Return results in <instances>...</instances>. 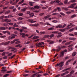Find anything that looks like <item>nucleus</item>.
<instances>
[{"label": "nucleus", "instance_id": "f257e3e1", "mask_svg": "<svg viewBox=\"0 0 77 77\" xmlns=\"http://www.w3.org/2000/svg\"><path fill=\"white\" fill-rule=\"evenodd\" d=\"M67 52V50H64V51H63L61 52V54L60 55V57H62V56H64V52Z\"/></svg>", "mask_w": 77, "mask_h": 77}, {"label": "nucleus", "instance_id": "f03ea898", "mask_svg": "<svg viewBox=\"0 0 77 77\" xmlns=\"http://www.w3.org/2000/svg\"><path fill=\"white\" fill-rule=\"evenodd\" d=\"M72 46H73V45H70L68 46V47H70V48H68V50L69 51H71L72 50H73V48L72 47Z\"/></svg>", "mask_w": 77, "mask_h": 77}, {"label": "nucleus", "instance_id": "7ed1b4c3", "mask_svg": "<svg viewBox=\"0 0 77 77\" xmlns=\"http://www.w3.org/2000/svg\"><path fill=\"white\" fill-rule=\"evenodd\" d=\"M60 68H61L62 67L63 65H64V62L61 61L60 63Z\"/></svg>", "mask_w": 77, "mask_h": 77}, {"label": "nucleus", "instance_id": "20e7f679", "mask_svg": "<svg viewBox=\"0 0 77 77\" xmlns=\"http://www.w3.org/2000/svg\"><path fill=\"white\" fill-rule=\"evenodd\" d=\"M52 33H54L55 34H57L58 35H60V34H61L62 33H61V32H58L57 31H56L52 32Z\"/></svg>", "mask_w": 77, "mask_h": 77}, {"label": "nucleus", "instance_id": "39448f33", "mask_svg": "<svg viewBox=\"0 0 77 77\" xmlns=\"http://www.w3.org/2000/svg\"><path fill=\"white\" fill-rule=\"evenodd\" d=\"M33 19H29L28 20V21H29L31 23H36V21H33Z\"/></svg>", "mask_w": 77, "mask_h": 77}, {"label": "nucleus", "instance_id": "423d86ee", "mask_svg": "<svg viewBox=\"0 0 77 77\" xmlns=\"http://www.w3.org/2000/svg\"><path fill=\"white\" fill-rule=\"evenodd\" d=\"M9 43H10V41L7 42L5 43L3 42L2 44L4 45H8Z\"/></svg>", "mask_w": 77, "mask_h": 77}, {"label": "nucleus", "instance_id": "0eeeda50", "mask_svg": "<svg viewBox=\"0 0 77 77\" xmlns=\"http://www.w3.org/2000/svg\"><path fill=\"white\" fill-rule=\"evenodd\" d=\"M28 8H23L21 10V12H25L27 9Z\"/></svg>", "mask_w": 77, "mask_h": 77}, {"label": "nucleus", "instance_id": "6e6552de", "mask_svg": "<svg viewBox=\"0 0 77 77\" xmlns=\"http://www.w3.org/2000/svg\"><path fill=\"white\" fill-rule=\"evenodd\" d=\"M57 48H58L56 50V51L57 52H58V51H59L61 50V48H60V46H58L57 47Z\"/></svg>", "mask_w": 77, "mask_h": 77}, {"label": "nucleus", "instance_id": "1a4fd4ad", "mask_svg": "<svg viewBox=\"0 0 77 77\" xmlns=\"http://www.w3.org/2000/svg\"><path fill=\"white\" fill-rule=\"evenodd\" d=\"M76 54H77V52H74L72 54V56L73 57L75 56Z\"/></svg>", "mask_w": 77, "mask_h": 77}, {"label": "nucleus", "instance_id": "9d476101", "mask_svg": "<svg viewBox=\"0 0 77 77\" xmlns=\"http://www.w3.org/2000/svg\"><path fill=\"white\" fill-rule=\"evenodd\" d=\"M69 39L70 40H74V41H75V39H76V38H74L69 37Z\"/></svg>", "mask_w": 77, "mask_h": 77}, {"label": "nucleus", "instance_id": "9b49d317", "mask_svg": "<svg viewBox=\"0 0 77 77\" xmlns=\"http://www.w3.org/2000/svg\"><path fill=\"white\" fill-rule=\"evenodd\" d=\"M41 8V7H39V6H37V5H35L34 6V8L35 9H39Z\"/></svg>", "mask_w": 77, "mask_h": 77}, {"label": "nucleus", "instance_id": "f8f14e48", "mask_svg": "<svg viewBox=\"0 0 77 77\" xmlns=\"http://www.w3.org/2000/svg\"><path fill=\"white\" fill-rule=\"evenodd\" d=\"M62 28V26L60 24L58 25L57 26H56V28Z\"/></svg>", "mask_w": 77, "mask_h": 77}, {"label": "nucleus", "instance_id": "ddd939ff", "mask_svg": "<svg viewBox=\"0 0 77 77\" xmlns=\"http://www.w3.org/2000/svg\"><path fill=\"white\" fill-rule=\"evenodd\" d=\"M39 37V36H34L33 37V39H38Z\"/></svg>", "mask_w": 77, "mask_h": 77}, {"label": "nucleus", "instance_id": "4468645a", "mask_svg": "<svg viewBox=\"0 0 77 77\" xmlns=\"http://www.w3.org/2000/svg\"><path fill=\"white\" fill-rule=\"evenodd\" d=\"M74 5H76V3H74L73 4L71 5L70 6H71V8H73L75 6Z\"/></svg>", "mask_w": 77, "mask_h": 77}, {"label": "nucleus", "instance_id": "2eb2a0df", "mask_svg": "<svg viewBox=\"0 0 77 77\" xmlns=\"http://www.w3.org/2000/svg\"><path fill=\"white\" fill-rule=\"evenodd\" d=\"M62 9H63L64 11H68V9L67 8H65V7H62Z\"/></svg>", "mask_w": 77, "mask_h": 77}, {"label": "nucleus", "instance_id": "dca6fc26", "mask_svg": "<svg viewBox=\"0 0 77 77\" xmlns=\"http://www.w3.org/2000/svg\"><path fill=\"white\" fill-rule=\"evenodd\" d=\"M59 30H60V32H65V29L64 28V29H59Z\"/></svg>", "mask_w": 77, "mask_h": 77}, {"label": "nucleus", "instance_id": "f3484780", "mask_svg": "<svg viewBox=\"0 0 77 77\" xmlns=\"http://www.w3.org/2000/svg\"><path fill=\"white\" fill-rule=\"evenodd\" d=\"M71 61V60H69L66 63V65H68V64H69V63H68L69 62H70Z\"/></svg>", "mask_w": 77, "mask_h": 77}, {"label": "nucleus", "instance_id": "a211bd4d", "mask_svg": "<svg viewBox=\"0 0 77 77\" xmlns=\"http://www.w3.org/2000/svg\"><path fill=\"white\" fill-rule=\"evenodd\" d=\"M11 12V11L10 10H8L7 11H6L5 13V15H7V14H8L9 13H10Z\"/></svg>", "mask_w": 77, "mask_h": 77}, {"label": "nucleus", "instance_id": "6ab92c4d", "mask_svg": "<svg viewBox=\"0 0 77 77\" xmlns=\"http://www.w3.org/2000/svg\"><path fill=\"white\" fill-rule=\"evenodd\" d=\"M33 13H31L29 15H30V17H33L35 16V14H33V15H32V14H33Z\"/></svg>", "mask_w": 77, "mask_h": 77}, {"label": "nucleus", "instance_id": "aec40b11", "mask_svg": "<svg viewBox=\"0 0 77 77\" xmlns=\"http://www.w3.org/2000/svg\"><path fill=\"white\" fill-rule=\"evenodd\" d=\"M6 28L5 27H0V30H5Z\"/></svg>", "mask_w": 77, "mask_h": 77}, {"label": "nucleus", "instance_id": "412c9836", "mask_svg": "<svg viewBox=\"0 0 77 77\" xmlns=\"http://www.w3.org/2000/svg\"><path fill=\"white\" fill-rule=\"evenodd\" d=\"M13 27H18V25H17V23H15L13 25Z\"/></svg>", "mask_w": 77, "mask_h": 77}, {"label": "nucleus", "instance_id": "4be33fe9", "mask_svg": "<svg viewBox=\"0 0 77 77\" xmlns=\"http://www.w3.org/2000/svg\"><path fill=\"white\" fill-rule=\"evenodd\" d=\"M49 36V35H45L43 37V38H48Z\"/></svg>", "mask_w": 77, "mask_h": 77}, {"label": "nucleus", "instance_id": "5701e85b", "mask_svg": "<svg viewBox=\"0 0 77 77\" xmlns=\"http://www.w3.org/2000/svg\"><path fill=\"white\" fill-rule=\"evenodd\" d=\"M15 41H17V40L14 39V40L11 42V44H13V43H14V42H15Z\"/></svg>", "mask_w": 77, "mask_h": 77}, {"label": "nucleus", "instance_id": "b1692460", "mask_svg": "<svg viewBox=\"0 0 77 77\" xmlns=\"http://www.w3.org/2000/svg\"><path fill=\"white\" fill-rule=\"evenodd\" d=\"M70 2L71 3H75V2H76V0H71L70 1Z\"/></svg>", "mask_w": 77, "mask_h": 77}, {"label": "nucleus", "instance_id": "393cba45", "mask_svg": "<svg viewBox=\"0 0 77 77\" xmlns=\"http://www.w3.org/2000/svg\"><path fill=\"white\" fill-rule=\"evenodd\" d=\"M21 44H19L18 45H16V47H22V46L21 45Z\"/></svg>", "mask_w": 77, "mask_h": 77}, {"label": "nucleus", "instance_id": "a878e982", "mask_svg": "<svg viewBox=\"0 0 77 77\" xmlns=\"http://www.w3.org/2000/svg\"><path fill=\"white\" fill-rule=\"evenodd\" d=\"M76 17V15L75 14H74L73 15H72L71 16V18H74V17Z\"/></svg>", "mask_w": 77, "mask_h": 77}, {"label": "nucleus", "instance_id": "bb28decb", "mask_svg": "<svg viewBox=\"0 0 77 77\" xmlns=\"http://www.w3.org/2000/svg\"><path fill=\"white\" fill-rule=\"evenodd\" d=\"M57 10L58 9V10L59 12H60V11H61V10L60 9V7H58L57 8Z\"/></svg>", "mask_w": 77, "mask_h": 77}, {"label": "nucleus", "instance_id": "cd10ccee", "mask_svg": "<svg viewBox=\"0 0 77 77\" xmlns=\"http://www.w3.org/2000/svg\"><path fill=\"white\" fill-rule=\"evenodd\" d=\"M22 38H25L26 37V34L23 33V34L22 35Z\"/></svg>", "mask_w": 77, "mask_h": 77}, {"label": "nucleus", "instance_id": "c85d7f7f", "mask_svg": "<svg viewBox=\"0 0 77 77\" xmlns=\"http://www.w3.org/2000/svg\"><path fill=\"white\" fill-rule=\"evenodd\" d=\"M14 47H8V48L10 50H12L14 48Z\"/></svg>", "mask_w": 77, "mask_h": 77}, {"label": "nucleus", "instance_id": "c756f323", "mask_svg": "<svg viewBox=\"0 0 77 77\" xmlns=\"http://www.w3.org/2000/svg\"><path fill=\"white\" fill-rule=\"evenodd\" d=\"M4 17H5V16L3 15L0 17V20H2V19H3L4 18Z\"/></svg>", "mask_w": 77, "mask_h": 77}, {"label": "nucleus", "instance_id": "7c9ffc66", "mask_svg": "<svg viewBox=\"0 0 77 77\" xmlns=\"http://www.w3.org/2000/svg\"><path fill=\"white\" fill-rule=\"evenodd\" d=\"M24 0H22L21 2H19L18 3V5H20V4H21V3H23V2H24Z\"/></svg>", "mask_w": 77, "mask_h": 77}, {"label": "nucleus", "instance_id": "2f4dec72", "mask_svg": "<svg viewBox=\"0 0 77 77\" xmlns=\"http://www.w3.org/2000/svg\"><path fill=\"white\" fill-rule=\"evenodd\" d=\"M39 24L38 23H37V24H35L33 25V26H35V27H38V26H39Z\"/></svg>", "mask_w": 77, "mask_h": 77}, {"label": "nucleus", "instance_id": "473e14b6", "mask_svg": "<svg viewBox=\"0 0 77 77\" xmlns=\"http://www.w3.org/2000/svg\"><path fill=\"white\" fill-rule=\"evenodd\" d=\"M14 8H15V7L14 6H11L9 7V9H14Z\"/></svg>", "mask_w": 77, "mask_h": 77}, {"label": "nucleus", "instance_id": "72a5a7b5", "mask_svg": "<svg viewBox=\"0 0 77 77\" xmlns=\"http://www.w3.org/2000/svg\"><path fill=\"white\" fill-rule=\"evenodd\" d=\"M55 2H56V1H51V2L50 3L51 5H52V4H53V3H55Z\"/></svg>", "mask_w": 77, "mask_h": 77}, {"label": "nucleus", "instance_id": "f704fd0d", "mask_svg": "<svg viewBox=\"0 0 77 77\" xmlns=\"http://www.w3.org/2000/svg\"><path fill=\"white\" fill-rule=\"evenodd\" d=\"M40 33L41 34H45V31H44V32L41 31V32H40Z\"/></svg>", "mask_w": 77, "mask_h": 77}, {"label": "nucleus", "instance_id": "c9c22d12", "mask_svg": "<svg viewBox=\"0 0 77 77\" xmlns=\"http://www.w3.org/2000/svg\"><path fill=\"white\" fill-rule=\"evenodd\" d=\"M60 15H63V16H65V14H64V13H63L62 12H60Z\"/></svg>", "mask_w": 77, "mask_h": 77}, {"label": "nucleus", "instance_id": "e433bc0d", "mask_svg": "<svg viewBox=\"0 0 77 77\" xmlns=\"http://www.w3.org/2000/svg\"><path fill=\"white\" fill-rule=\"evenodd\" d=\"M60 37H62V35H60L57 36V38H60Z\"/></svg>", "mask_w": 77, "mask_h": 77}, {"label": "nucleus", "instance_id": "4c0bfd02", "mask_svg": "<svg viewBox=\"0 0 77 77\" xmlns=\"http://www.w3.org/2000/svg\"><path fill=\"white\" fill-rule=\"evenodd\" d=\"M71 44V42H68L67 43H66L65 44V45H69V44Z\"/></svg>", "mask_w": 77, "mask_h": 77}, {"label": "nucleus", "instance_id": "58836bf2", "mask_svg": "<svg viewBox=\"0 0 77 77\" xmlns=\"http://www.w3.org/2000/svg\"><path fill=\"white\" fill-rule=\"evenodd\" d=\"M49 36L50 38H53V37H54V34H51Z\"/></svg>", "mask_w": 77, "mask_h": 77}, {"label": "nucleus", "instance_id": "ea45409f", "mask_svg": "<svg viewBox=\"0 0 77 77\" xmlns=\"http://www.w3.org/2000/svg\"><path fill=\"white\" fill-rule=\"evenodd\" d=\"M46 2H47L46 1H42L41 3H46Z\"/></svg>", "mask_w": 77, "mask_h": 77}, {"label": "nucleus", "instance_id": "a19ab883", "mask_svg": "<svg viewBox=\"0 0 77 77\" xmlns=\"http://www.w3.org/2000/svg\"><path fill=\"white\" fill-rule=\"evenodd\" d=\"M18 20H23V18L19 17L17 18Z\"/></svg>", "mask_w": 77, "mask_h": 77}, {"label": "nucleus", "instance_id": "79ce46f5", "mask_svg": "<svg viewBox=\"0 0 77 77\" xmlns=\"http://www.w3.org/2000/svg\"><path fill=\"white\" fill-rule=\"evenodd\" d=\"M66 47L65 46H61L60 48H61H61H65Z\"/></svg>", "mask_w": 77, "mask_h": 77}, {"label": "nucleus", "instance_id": "37998d69", "mask_svg": "<svg viewBox=\"0 0 77 77\" xmlns=\"http://www.w3.org/2000/svg\"><path fill=\"white\" fill-rule=\"evenodd\" d=\"M8 58V56H5L3 57V59H7Z\"/></svg>", "mask_w": 77, "mask_h": 77}, {"label": "nucleus", "instance_id": "c03bdc74", "mask_svg": "<svg viewBox=\"0 0 77 77\" xmlns=\"http://www.w3.org/2000/svg\"><path fill=\"white\" fill-rule=\"evenodd\" d=\"M9 75V74H6L5 75H4L3 77H8Z\"/></svg>", "mask_w": 77, "mask_h": 77}, {"label": "nucleus", "instance_id": "a18cd8bd", "mask_svg": "<svg viewBox=\"0 0 77 77\" xmlns=\"http://www.w3.org/2000/svg\"><path fill=\"white\" fill-rule=\"evenodd\" d=\"M16 48H13V49L12 50H11V51H15V50H16Z\"/></svg>", "mask_w": 77, "mask_h": 77}, {"label": "nucleus", "instance_id": "49530a36", "mask_svg": "<svg viewBox=\"0 0 77 77\" xmlns=\"http://www.w3.org/2000/svg\"><path fill=\"white\" fill-rule=\"evenodd\" d=\"M74 70H72L70 72V74H74Z\"/></svg>", "mask_w": 77, "mask_h": 77}, {"label": "nucleus", "instance_id": "de8ad7c7", "mask_svg": "<svg viewBox=\"0 0 77 77\" xmlns=\"http://www.w3.org/2000/svg\"><path fill=\"white\" fill-rule=\"evenodd\" d=\"M53 30V28H50L48 29V30Z\"/></svg>", "mask_w": 77, "mask_h": 77}, {"label": "nucleus", "instance_id": "09e8293b", "mask_svg": "<svg viewBox=\"0 0 77 77\" xmlns=\"http://www.w3.org/2000/svg\"><path fill=\"white\" fill-rule=\"evenodd\" d=\"M22 29H25L26 30L27 29V27L24 26H22Z\"/></svg>", "mask_w": 77, "mask_h": 77}, {"label": "nucleus", "instance_id": "8fccbe9b", "mask_svg": "<svg viewBox=\"0 0 77 77\" xmlns=\"http://www.w3.org/2000/svg\"><path fill=\"white\" fill-rule=\"evenodd\" d=\"M53 23H57L58 21L57 20H54L52 21Z\"/></svg>", "mask_w": 77, "mask_h": 77}, {"label": "nucleus", "instance_id": "3c124183", "mask_svg": "<svg viewBox=\"0 0 77 77\" xmlns=\"http://www.w3.org/2000/svg\"><path fill=\"white\" fill-rule=\"evenodd\" d=\"M5 54H6V52H4L2 53V56H4V55H5Z\"/></svg>", "mask_w": 77, "mask_h": 77}, {"label": "nucleus", "instance_id": "603ef678", "mask_svg": "<svg viewBox=\"0 0 77 77\" xmlns=\"http://www.w3.org/2000/svg\"><path fill=\"white\" fill-rule=\"evenodd\" d=\"M18 15H19V16H23V14L21 13L19 14Z\"/></svg>", "mask_w": 77, "mask_h": 77}, {"label": "nucleus", "instance_id": "864d4df0", "mask_svg": "<svg viewBox=\"0 0 77 77\" xmlns=\"http://www.w3.org/2000/svg\"><path fill=\"white\" fill-rule=\"evenodd\" d=\"M15 55H16L15 54H14V55H13V56L11 57H10V58H11V59H12L14 58V57H15Z\"/></svg>", "mask_w": 77, "mask_h": 77}, {"label": "nucleus", "instance_id": "5fc2aeb1", "mask_svg": "<svg viewBox=\"0 0 77 77\" xmlns=\"http://www.w3.org/2000/svg\"><path fill=\"white\" fill-rule=\"evenodd\" d=\"M66 26V24H64V25H63V26H62V28H64V27H65Z\"/></svg>", "mask_w": 77, "mask_h": 77}, {"label": "nucleus", "instance_id": "6e6d98bb", "mask_svg": "<svg viewBox=\"0 0 77 77\" xmlns=\"http://www.w3.org/2000/svg\"><path fill=\"white\" fill-rule=\"evenodd\" d=\"M8 24L9 25H11V26H13V25H14V23H9Z\"/></svg>", "mask_w": 77, "mask_h": 77}, {"label": "nucleus", "instance_id": "4d7b16f0", "mask_svg": "<svg viewBox=\"0 0 77 77\" xmlns=\"http://www.w3.org/2000/svg\"><path fill=\"white\" fill-rule=\"evenodd\" d=\"M60 66V63H57V64L55 65V67H56L57 66Z\"/></svg>", "mask_w": 77, "mask_h": 77}, {"label": "nucleus", "instance_id": "13d9d810", "mask_svg": "<svg viewBox=\"0 0 77 77\" xmlns=\"http://www.w3.org/2000/svg\"><path fill=\"white\" fill-rule=\"evenodd\" d=\"M57 11V9H55L53 11V12H56Z\"/></svg>", "mask_w": 77, "mask_h": 77}, {"label": "nucleus", "instance_id": "bf43d9fd", "mask_svg": "<svg viewBox=\"0 0 77 77\" xmlns=\"http://www.w3.org/2000/svg\"><path fill=\"white\" fill-rule=\"evenodd\" d=\"M58 4L59 5H61V6H62V5H63V3L62 2H60L59 3H58Z\"/></svg>", "mask_w": 77, "mask_h": 77}, {"label": "nucleus", "instance_id": "052dcab7", "mask_svg": "<svg viewBox=\"0 0 77 77\" xmlns=\"http://www.w3.org/2000/svg\"><path fill=\"white\" fill-rule=\"evenodd\" d=\"M6 36V35H3V36H1V38H5Z\"/></svg>", "mask_w": 77, "mask_h": 77}, {"label": "nucleus", "instance_id": "680f3d73", "mask_svg": "<svg viewBox=\"0 0 77 77\" xmlns=\"http://www.w3.org/2000/svg\"><path fill=\"white\" fill-rule=\"evenodd\" d=\"M16 44H20V41H18L16 42Z\"/></svg>", "mask_w": 77, "mask_h": 77}, {"label": "nucleus", "instance_id": "e2e57ef3", "mask_svg": "<svg viewBox=\"0 0 77 77\" xmlns=\"http://www.w3.org/2000/svg\"><path fill=\"white\" fill-rule=\"evenodd\" d=\"M12 53H10L8 55V56H12Z\"/></svg>", "mask_w": 77, "mask_h": 77}, {"label": "nucleus", "instance_id": "0e129e2a", "mask_svg": "<svg viewBox=\"0 0 77 77\" xmlns=\"http://www.w3.org/2000/svg\"><path fill=\"white\" fill-rule=\"evenodd\" d=\"M37 77H41V76H42V75H40V74H38V75H37L36 76Z\"/></svg>", "mask_w": 77, "mask_h": 77}, {"label": "nucleus", "instance_id": "69168bd1", "mask_svg": "<svg viewBox=\"0 0 77 77\" xmlns=\"http://www.w3.org/2000/svg\"><path fill=\"white\" fill-rule=\"evenodd\" d=\"M36 74H34L32 75H31V76H32V77H35V76H36Z\"/></svg>", "mask_w": 77, "mask_h": 77}, {"label": "nucleus", "instance_id": "338daca9", "mask_svg": "<svg viewBox=\"0 0 77 77\" xmlns=\"http://www.w3.org/2000/svg\"><path fill=\"white\" fill-rule=\"evenodd\" d=\"M7 31H3L2 33H4V34H5V33H7Z\"/></svg>", "mask_w": 77, "mask_h": 77}, {"label": "nucleus", "instance_id": "774afa93", "mask_svg": "<svg viewBox=\"0 0 77 77\" xmlns=\"http://www.w3.org/2000/svg\"><path fill=\"white\" fill-rule=\"evenodd\" d=\"M65 75V73H62L61 74V76H63V75Z\"/></svg>", "mask_w": 77, "mask_h": 77}]
</instances>
